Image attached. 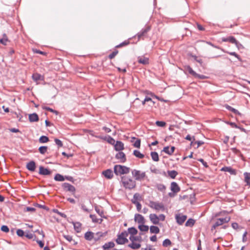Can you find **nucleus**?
<instances>
[{
	"instance_id": "39448f33",
	"label": "nucleus",
	"mask_w": 250,
	"mask_h": 250,
	"mask_svg": "<svg viewBox=\"0 0 250 250\" xmlns=\"http://www.w3.org/2000/svg\"><path fill=\"white\" fill-rule=\"evenodd\" d=\"M149 206L151 208H154L157 210L161 209L162 211H164L165 209V206L162 203H159L153 201H149Z\"/></svg>"
},
{
	"instance_id": "69168bd1",
	"label": "nucleus",
	"mask_w": 250,
	"mask_h": 250,
	"mask_svg": "<svg viewBox=\"0 0 250 250\" xmlns=\"http://www.w3.org/2000/svg\"><path fill=\"white\" fill-rule=\"evenodd\" d=\"M35 206L37 207H38L39 208H43L47 211L49 210V208L46 207V206L45 205H41V204H38V203H36L34 205Z\"/></svg>"
},
{
	"instance_id": "bb28decb",
	"label": "nucleus",
	"mask_w": 250,
	"mask_h": 250,
	"mask_svg": "<svg viewBox=\"0 0 250 250\" xmlns=\"http://www.w3.org/2000/svg\"><path fill=\"white\" fill-rule=\"evenodd\" d=\"M224 107H225V108L233 112L235 115H238L240 116L242 115V114L238 110H237L235 108L231 107V106L229 105V104H225Z\"/></svg>"
},
{
	"instance_id": "79ce46f5",
	"label": "nucleus",
	"mask_w": 250,
	"mask_h": 250,
	"mask_svg": "<svg viewBox=\"0 0 250 250\" xmlns=\"http://www.w3.org/2000/svg\"><path fill=\"white\" fill-rule=\"evenodd\" d=\"M195 221L192 218H189L186 222L185 226L186 227H192L195 224Z\"/></svg>"
},
{
	"instance_id": "37998d69",
	"label": "nucleus",
	"mask_w": 250,
	"mask_h": 250,
	"mask_svg": "<svg viewBox=\"0 0 250 250\" xmlns=\"http://www.w3.org/2000/svg\"><path fill=\"white\" fill-rule=\"evenodd\" d=\"M49 141V138L45 135L41 136L39 139V142L40 143H45Z\"/></svg>"
},
{
	"instance_id": "1a4fd4ad",
	"label": "nucleus",
	"mask_w": 250,
	"mask_h": 250,
	"mask_svg": "<svg viewBox=\"0 0 250 250\" xmlns=\"http://www.w3.org/2000/svg\"><path fill=\"white\" fill-rule=\"evenodd\" d=\"M52 173L51 170L48 168H45L44 167L41 166L39 167V174L41 175L47 176L49 175Z\"/></svg>"
},
{
	"instance_id": "680f3d73",
	"label": "nucleus",
	"mask_w": 250,
	"mask_h": 250,
	"mask_svg": "<svg viewBox=\"0 0 250 250\" xmlns=\"http://www.w3.org/2000/svg\"><path fill=\"white\" fill-rule=\"evenodd\" d=\"M17 234L19 237H23L25 235L24 231L20 229L17 230Z\"/></svg>"
},
{
	"instance_id": "58836bf2",
	"label": "nucleus",
	"mask_w": 250,
	"mask_h": 250,
	"mask_svg": "<svg viewBox=\"0 0 250 250\" xmlns=\"http://www.w3.org/2000/svg\"><path fill=\"white\" fill-rule=\"evenodd\" d=\"M133 154L137 158L142 159L145 157V155L140 152L138 150H134L133 152Z\"/></svg>"
},
{
	"instance_id": "7ed1b4c3",
	"label": "nucleus",
	"mask_w": 250,
	"mask_h": 250,
	"mask_svg": "<svg viewBox=\"0 0 250 250\" xmlns=\"http://www.w3.org/2000/svg\"><path fill=\"white\" fill-rule=\"evenodd\" d=\"M127 234L126 230L122 231L120 233H118L117 235V238L115 242L118 245H124L128 242V239L126 238Z\"/></svg>"
},
{
	"instance_id": "e2e57ef3",
	"label": "nucleus",
	"mask_w": 250,
	"mask_h": 250,
	"mask_svg": "<svg viewBox=\"0 0 250 250\" xmlns=\"http://www.w3.org/2000/svg\"><path fill=\"white\" fill-rule=\"evenodd\" d=\"M0 230L4 232L7 233L9 231V228L7 226L3 225L1 226Z\"/></svg>"
},
{
	"instance_id": "2f4dec72",
	"label": "nucleus",
	"mask_w": 250,
	"mask_h": 250,
	"mask_svg": "<svg viewBox=\"0 0 250 250\" xmlns=\"http://www.w3.org/2000/svg\"><path fill=\"white\" fill-rule=\"evenodd\" d=\"M142 200V196L139 193H135L133 197V198L131 200V203H133L134 201H141Z\"/></svg>"
},
{
	"instance_id": "f257e3e1",
	"label": "nucleus",
	"mask_w": 250,
	"mask_h": 250,
	"mask_svg": "<svg viewBox=\"0 0 250 250\" xmlns=\"http://www.w3.org/2000/svg\"><path fill=\"white\" fill-rule=\"evenodd\" d=\"M121 182L125 188L128 189H132L136 186L135 181L125 176L121 177Z\"/></svg>"
},
{
	"instance_id": "f8f14e48",
	"label": "nucleus",
	"mask_w": 250,
	"mask_h": 250,
	"mask_svg": "<svg viewBox=\"0 0 250 250\" xmlns=\"http://www.w3.org/2000/svg\"><path fill=\"white\" fill-rule=\"evenodd\" d=\"M150 29V26L148 25L146 26L145 28L142 29L137 34L138 39L139 40L142 36H145Z\"/></svg>"
},
{
	"instance_id": "dca6fc26",
	"label": "nucleus",
	"mask_w": 250,
	"mask_h": 250,
	"mask_svg": "<svg viewBox=\"0 0 250 250\" xmlns=\"http://www.w3.org/2000/svg\"><path fill=\"white\" fill-rule=\"evenodd\" d=\"M230 220V217H226L225 218H218L217 221L215 222L217 226H221L224 223H228Z\"/></svg>"
},
{
	"instance_id": "bf43d9fd",
	"label": "nucleus",
	"mask_w": 250,
	"mask_h": 250,
	"mask_svg": "<svg viewBox=\"0 0 250 250\" xmlns=\"http://www.w3.org/2000/svg\"><path fill=\"white\" fill-rule=\"evenodd\" d=\"M150 171L152 173L156 174H160L161 173V169L156 168L155 167H151L150 168Z\"/></svg>"
},
{
	"instance_id": "338daca9",
	"label": "nucleus",
	"mask_w": 250,
	"mask_h": 250,
	"mask_svg": "<svg viewBox=\"0 0 250 250\" xmlns=\"http://www.w3.org/2000/svg\"><path fill=\"white\" fill-rule=\"evenodd\" d=\"M194 77L196 78H198L199 79H202V80L206 79L208 78V76H206L204 75L199 74L197 73Z\"/></svg>"
},
{
	"instance_id": "f704fd0d",
	"label": "nucleus",
	"mask_w": 250,
	"mask_h": 250,
	"mask_svg": "<svg viewBox=\"0 0 250 250\" xmlns=\"http://www.w3.org/2000/svg\"><path fill=\"white\" fill-rule=\"evenodd\" d=\"M138 229L141 231H148L149 229V227L147 225H145V224H141L138 225Z\"/></svg>"
},
{
	"instance_id": "f03ea898",
	"label": "nucleus",
	"mask_w": 250,
	"mask_h": 250,
	"mask_svg": "<svg viewBox=\"0 0 250 250\" xmlns=\"http://www.w3.org/2000/svg\"><path fill=\"white\" fill-rule=\"evenodd\" d=\"M129 171V167L123 165H116L113 167L114 173L117 176L127 174Z\"/></svg>"
},
{
	"instance_id": "603ef678",
	"label": "nucleus",
	"mask_w": 250,
	"mask_h": 250,
	"mask_svg": "<svg viewBox=\"0 0 250 250\" xmlns=\"http://www.w3.org/2000/svg\"><path fill=\"white\" fill-rule=\"evenodd\" d=\"M150 95L152 98H155L160 101L164 102H167V100H165L164 99L156 95L155 94H154V93H153L152 92H150Z\"/></svg>"
},
{
	"instance_id": "72a5a7b5",
	"label": "nucleus",
	"mask_w": 250,
	"mask_h": 250,
	"mask_svg": "<svg viewBox=\"0 0 250 250\" xmlns=\"http://www.w3.org/2000/svg\"><path fill=\"white\" fill-rule=\"evenodd\" d=\"M150 156L153 161L158 162L159 161V157L158 153L156 151H151L150 152Z\"/></svg>"
},
{
	"instance_id": "e433bc0d",
	"label": "nucleus",
	"mask_w": 250,
	"mask_h": 250,
	"mask_svg": "<svg viewBox=\"0 0 250 250\" xmlns=\"http://www.w3.org/2000/svg\"><path fill=\"white\" fill-rule=\"evenodd\" d=\"M32 77L33 80L35 82H37L39 80H42L43 78V76L39 73L33 74Z\"/></svg>"
},
{
	"instance_id": "a19ab883",
	"label": "nucleus",
	"mask_w": 250,
	"mask_h": 250,
	"mask_svg": "<svg viewBox=\"0 0 250 250\" xmlns=\"http://www.w3.org/2000/svg\"><path fill=\"white\" fill-rule=\"evenodd\" d=\"M156 188H157V189L159 191H161L162 192H165V190H166V187L164 184H157L156 185Z\"/></svg>"
},
{
	"instance_id": "a18cd8bd",
	"label": "nucleus",
	"mask_w": 250,
	"mask_h": 250,
	"mask_svg": "<svg viewBox=\"0 0 250 250\" xmlns=\"http://www.w3.org/2000/svg\"><path fill=\"white\" fill-rule=\"evenodd\" d=\"M185 69L188 72V73L192 75L194 77H195L196 72L194 71L192 68L189 65H187L185 66Z\"/></svg>"
},
{
	"instance_id": "de8ad7c7",
	"label": "nucleus",
	"mask_w": 250,
	"mask_h": 250,
	"mask_svg": "<svg viewBox=\"0 0 250 250\" xmlns=\"http://www.w3.org/2000/svg\"><path fill=\"white\" fill-rule=\"evenodd\" d=\"M96 212L102 218H106V217L104 215V211L101 210L97 206L94 207Z\"/></svg>"
},
{
	"instance_id": "a211bd4d",
	"label": "nucleus",
	"mask_w": 250,
	"mask_h": 250,
	"mask_svg": "<svg viewBox=\"0 0 250 250\" xmlns=\"http://www.w3.org/2000/svg\"><path fill=\"white\" fill-rule=\"evenodd\" d=\"M102 174L107 179H111L113 177V171L111 169H107L102 172Z\"/></svg>"
},
{
	"instance_id": "3c124183",
	"label": "nucleus",
	"mask_w": 250,
	"mask_h": 250,
	"mask_svg": "<svg viewBox=\"0 0 250 250\" xmlns=\"http://www.w3.org/2000/svg\"><path fill=\"white\" fill-rule=\"evenodd\" d=\"M130 43V42L128 40H125L123 42L120 43L119 44L116 45L115 46L116 48H119L122 47L124 46H126L128 45Z\"/></svg>"
},
{
	"instance_id": "473e14b6",
	"label": "nucleus",
	"mask_w": 250,
	"mask_h": 250,
	"mask_svg": "<svg viewBox=\"0 0 250 250\" xmlns=\"http://www.w3.org/2000/svg\"><path fill=\"white\" fill-rule=\"evenodd\" d=\"M167 173L168 176L169 177H170L172 179H175V177H176V176L178 174V172L175 170H167Z\"/></svg>"
},
{
	"instance_id": "c9c22d12",
	"label": "nucleus",
	"mask_w": 250,
	"mask_h": 250,
	"mask_svg": "<svg viewBox=\"0 0 250 250\" xmlns=\"http://www.w3.org/2000/svg\"><path fill=\"white\" fill-rule=\"evenodd\" d=\"M150 232L151 233L158 234L160 232V229L156 226L152 225L150 227Z\"/></svg>"
},
{
	"instance_id": "2eb2a0df",
	"label": "nucleus",
	"mask_w": 250,
	"mask_h": 250,
	"mask_svg": "<svg viewBox=\"0 0 250 250\" xmlns=\"http://www.w3.org/2000/svg\"><path fill=\"white\" fill-rule=\"evenodd\" d=\"M187 218V216L186 215L177 214L175 216V219L177 223L179 225L183 224Z\"/></svg>"
},
{
	"instance_id": "9d476101",
	"label": "nucleus",
	"mask_w": 250,
	"mask_h": 250,
	"mask_svg": "<svg viewBox=\"0 0 250 250\" xmlns=\"http://www.w3.org/2000/svg\"><path fill=\"white\" fill-rule=\"evenodd\" d=\"M115 158L120 160V162L124 163L126 162V158L125 154L123 151H120L115 155Z\"/></svg>"
},
{
	"instance_id": "864d4df0",
	"label": "nucleus",
	"mask_w": 250,
	"mask_h": 250,
	"mask_svg": "<svg viewBox=\"0 0 250 250\" xmlns=\"http://www.w3.org/2000/svg\"><path fill=\"white\" fill-rule=\"evenodd\" d=\"M141 139L137 138L133 144V146L137 148H140L141 146Z\"/></svg>"
},
{
	"instance_id": "774afa93",
	"label": "nucleus",
	"mask_w": 250,
	"mask_h": 250,
	"mask_svg": "<svg viewBox=\"0 0 250 250\" xmlns=\"http://www.w3.org/2000/svg\"><path fill=\"white\" fill-rule=\"evenodd\" d=\"M90 218L92 219L93 223H98L99 219H97L96 216L95 214H90Z\"/></svg>"
},
{
	"instance_id": "aec40b11",
	"label": "nucleus",
	"mask_w": 250,
	"mask_h": 250,
	"mask_svg": "<svg viewBox=\"0 0 250 250\" xmlns=\"http://www.w3.org/2000/svg\"><path fill=\"white\" fill-rule=\"evenodd\" d=\"M149 217L150 221L154 225H158L159 224V218L156 214L151 213L149 215Z\"/></svg>"
},
{
	"instance_id": "5fc2aeb1",
	"label": "nucleus",
	"mask_w": 250,
	"mask_h": 250,
	"mask_svg": "<svg viewBox=\"0 0 250 250\" xmlns=\"http://www.w3.org/2000/svg\"><path fill=\"white\" fill-rule=\"evenodd\" d=\"M53 212L58 214V215H60L61 217H63L64 218H67V216H66V215L65 214H64V213H62V212H61L59 211V210H58L57 209H53Z\"/></svg>"
},
{
	"instance_id": "09e8293b",
	"label": "nucleus",
	"mask_w": 250,
	"mask_h": 250,
	"mask_svg": "<svg viewBox=\"0 0 250 250\" xmlns=\"http://www.w3.org/2000/svg\"><path fill=\"white\" fill-rule=\"evenodd\" d=\"M171 245V241L168 239V238H167V239H165L163 242V243H162V245L163 247H167L168 246H169L170 245Z\"/></svg>"
},
{
	"instance_id": "c756f323",
	"label": "nucleus",
	"mask_w": 250,
	"mask_h": 250,
	"mask_svg": "<svg viewBox=\"0 0 250 250\" xmlns=\"http://www.w3.org/2000/svg\"><path fill=\"white\" fill-rule=\"evenodd\" d=\"M115 246V244L113 242L110 241L107 243H105L103 246L102 248L103 250H108L110 248H113Z\"/></svg>"
},
{
	"instance_id": "052dcab7",
	"label": "nucleus",
	"mask_w": 250,
	"mask_h": 250,
	"mask_svg": "<svg viewBox=\"0 0 250 250\" xmlns=\"http://www.w3.org/2000/svg\"><path fill=\"white\" fill-rule=\"evenodd\" d=\"M54 142L55 144L58 146V147H61L63 146V143L61 140L58 138H55L54 139Z\"/></svg>"
},
{
	"instance_id": "f3484780",
	"label": "nucleus",
	"mask_w": 250,
	"mask_h": 250,
	"mask_svg": "<svg viewBox=\"0 0 250 250\" xmlns=\"http://www.w3.org/2000/svg\"><path fill=\"white\" fill-rule=\"evenodd\" d=\"M188 56L192 57L193 58L194 61L199 63L200 66L204 67V64L203 60L201 59L198 58L195 55H193L192 53L189 52L187 54Z\"/></svg>"
},
{
	"instance_id": "5701e85b",
	"label": "nucleus",
	"mask_w": 250,
	"mask_h": 250,
	"mask_svg": "<svg viewBox=\"0 0 250 250\" xmlns=\"http://www.w3.org/2000/svg\"><path fill=\"white\" fill-rule=\"evenodd\" d=\"M138 62L144 65H146L149 64V59L148 58L145 57L144 56H139L137 58Z\"/></svg>"
},
{
	"instance_id": "c85d7f7f",
	"label": "nucleus",
	"mask_w": 250,
	"mask_h": 250,
	"mask_svg": "<svg viewBox=\"0 0 250 250\" xmlns=\"http://www.w3.org/2000/svg\"><path fill=\"white\" fill-rule=\"evenodd\" d=\"M107 231H105L104 232H100V231L97 232L95 234V236H94V241L95 242L99 241L101 237L105 236L107 234Z\"/></svg>"
},
{
	"instance_id": "4d7b16f0",
	"label": "nucleus",
	"mask_w": 250,
	"mask_h": 250,
	"mask_svg": "<svg viewBox=\"0 0 250 250\" xmlns=\"http://www.w3.org/2000/svg\"><path fill=\"white\" fill-rule=\"evenodd\" d=\"M206 43L207 44H208V45H210V46H211L212 47H213L214 48H217L218 49H220L223 52H225V50L223 48H222L220 47H219V46H217V45H216L214 44L213 43H212L210 42H206Z\"/></svg>"
},
{
	"instance_id": "9b49d317",
	"label": "nucleus",
	"mask_w": 250,
	"mask_h": 250,
	"mask_svg": "<svg viewBox=\"0 0 250 250\" xmlns=\"http://www.w3.org/2000/svg\"><path fill=\"white\" fill-rule=\"evenodd\" d=\"M114 145V149L117 151H122L124 149V144L120 141H117L115 142Z\"/></svg>"
},
{
	"instance_id": "13d9d810",
	"label": "nucleus",
	"mask_w": 250,
	"mask_h": 250,
	"mask_svg": "<svg viewBox=\"0 0 250 250\" xmlns=\"http://www.w3.org/2000/svg\"><path fill=\"white\" fill-rule=\"evenodd\" d=\"M155 124L157 126L159 127H164L166 125V123L163 121H157Z\"/></svg>"
},
{
	"instance_id": "8fccbe9b",
	"label": "nucleus",
	"mask_w": 250,
	"mask_h": 250,
	"mask_svg": "<svg viewBox=\"0 0 250 250\" xmlns=\"http://www.w3.org/2000/svg\"><path fill=\"white\" fill-rule=\"evenodd\" d=\"M225 53H227L231 56H234L235 57H236L239 61H241V57H240V56L239 55H238L236 52H229V51H225V52H224Z\"/></svg>"
},
{
	"instance_id": "a878e982",
	"label": "nucleus",
	"mask_w": 250,
	"mask_h": 250,
	"mask_svg": "<svg viewBox=\"0 0 250 250\" xmlns=\"http://www.w3.org/2000/svg\"><path fill=\"white\" fill-rule=\"evenodd\" d=\"M138 230L134 227L128 228L127 230L126 231L127 235L129 234L130 236H134L138 233Z\"/></svg>"
},
{
	"instance_id": "b1692460",
	"label": "nucleus",
	"mask_w": 250,
	"mask_h": 250,
	"mask_svg": "<svg viewBox=\"0 0 250 250\" xmlns=\"http://www.w3.org/2000/svg\"><path fill=\"white\" fill-rule=\"evenodd\" d=\"M131 243L127 245V247L132 250H138L141 247V245L140 243H137L136 242L130 241Z\"/></svg>"
},
{
	"instance_id": "49530a36",
	"label": "nucleus",
	"mask_w": 250,
	"mask_h": 250,
	"mask_svg": "<svg viewBox=\"0 0 250 250\" xmlns=\"http://www.w3.org/2000/svg\"><path fill=\"white\" fill-rule=\"evenodd\" d=\"M48 147L47 146H41L39 147V151L41 154H44L47 150Z\"/></svg>"
},
{
	"instance_id": "cd10ccee",
	"label": "nucleus",
	"mask_w": 250,
	"mask_h": 250,
	"mask_svg": "<svg viewBox=\"0 0 250 250\" xmlns=\"http://www.w3.org/2000/svg\"><path fill=\"white\" fill-rule=\"evenodd\" d=\"M94 234L91 231H87L84 234V237L87 241H91L94 238Z\"/></svg>"
},
{
	"instance_id": "ddd939ff",
	"label": "nucleus",
	"mask_w": 250,
	"mask_h": 250,
	"mask_svg": "<svg viewBox=\"0 0 250 250\" xmlns=\"http://www.w3.org/2000/svg\"><path fill=\"white\" fill-rule=\"evenodd\" d=\"M26 168L31 172H34L36 168V164L34 161H30L26 164Z\"/></svg>"
},
{
	"instance_id": "0eeeda50",
	"label": "nucleus",
	"mask_w": 250,
	"mask_h": 250,
	"mask_svg": "<svg viewBox=\"0 0 250 250\" xmlns=\"http://www.w3.org/2000/svg\"><path fill=\"white\" fill-rule=\"evenodd\" d=\"M96 138L102 139L103 140L106 141L108 143L111 145H114L115 143V140L110 136L106 135L105 136H96Z\"/></svg>"
},
{
	"instance_id": "393cba45",
	"label": "nucleus",
	"mask_w": 250,
	"mask_h": 250,
	"mask_svg": "<svg viewBox=\"0 0 250 250\" xmlns=\"http://www.w3.org/2000/svg\"><path fill=\"white\" fill-rule=\"evenodd\" d=\"M143 234V233L140 232L139 233V235H138V236H135V235L132 236H129V240L130 241H133L134 242H138L139 243H140L143 241L142 238L141 237V235Z\"/></svg>"
},
{
	"instance_id": "20e7f679",
	"label": "nucleus",
	"mask_w": 250,
	"mask_h": 250,
	"mask_svg": "<svg viewBox=\"0 0 250 250\" xmlns=\"http://www.w3.org/2000/svg\"><path fill=\"white\" fill-rule=\"evenodd\" d=\"M131 173L136 181H141L146 177V174L145 171L141 172L139 170L133 169L132 170Z\"/></svg>"
},
{
	"instance_id": "4c0bfd02",
	"label": "nucleus",
	"mask_w": 250,
	"mask_h": 250,
	"mask_svg": "<svg viewBox=\"0 0 250 250\" xmlns=\"http://www.w3.org/2000/svg\"><path fill=\"white\" fill-rule=\"evenodd\" d=\"M54 179L56 181L62 182L64 181V176L60 173H57L55 174Z\"/></svg>"
},
{
	"instance_id": "6e6d98bb",
	"label": "nucleus",
	"mask_w": 250,
	"mask_h": 250,
	"mask_svg": "<svg viewBox=\"0 0 250 250\" xmlns=\"http://www.w3.org/2000/svg\"><path fill=\"white\" fill-rule=\"evenodd\" d=\"M133 204H135L136 206V208L138 211L140 212L141 211V208H142V205L141 204L138 202V201H134L133 203H132Z\"/></svg>"
},
{
	"instance_id": "4be33fe9",
	"label": "nucleus",
	"mask_w": 250,
	"mask_h": 250,
	"mask_svg": "<svg viewBox=\"0 0 250 250\" xmlns=\"http://www.w3.org/2000/svg\"><path fill=\"white\" fill-rule=\"evenodd\" d=\"M170 190L174 193H177L180 191V188L175 182H172L170 184Z\"/></svg>"
},
{
	"instance_id": "6ab92c4d",
	"label": "nucleus",
	"mask_w": 250,
	"mask_h": 250,
	"mask_svg": "<svg viewBox=\"0 0 250 250\" xmlns=\"http://www.w3.org/2000/svg\"><path fill=\"white\" fill-rule=\"evenodd\" d=\"M134 221L139 224H145V219L143 216L140 214H135L134 215Z\"/></svg>"
},
{
	"instance_id": "ea45409f",
	"label": "nucleus",
	"mask_w": 250,
	"mask_h": 250,
	"mask_svg": "<svg viewBox=\"0 0 250 250\" xmlns=\"http://www.w3.org/2000/svg\"><path fill=\"white\" fill-rule=\"evenodd\" d=\"M9 41L5 33L3 34V37L0 39V43L3 45H6L7 42Z\"/></svg>"
},
{
	"instance_id": "423d86ee",
	"label": "nucleus",
	"mask_w": 250,
	"mask_h": 250,
	"mask_svg": "<svg viewBox=\"0 0 250 250\" xmlns=\"http://www.w3.org/2000/svg\"><path fill=\"white\" fill-rule=\"evenodd\" d=\"M62 187L63 190L67 192L69 191L72 194H74L76 191V188L74 186L68 183H63L62 185Z\"/></svg>"
},
{
	"instance_id": "412c9836",
	"label": "nucleus",
	"mask_w": 250,
	"mask_h": 250,
	"mask_svg": "<svg viewBox=\"0 0 250 250\" xmlns=\"http://www.w3.org/2000/svg\"><path fill=\"white\" fill-rule=\"evenodd\" d=\"M28 119L30 122H37L39 121V117L36 113H33L28 115Z\"/></svg>"
},
{
	"instance_id": "6e6552de",
	"label": "nucleus",
	"mask_w": 250,
	"mask_h": 250,
	"mask_svg": "<svg viewBox=\"0 0 250 250\" xmlns=\"http://www.w3.org/2000/svg\"><path fill=\"white\" fill-rule=\"evenodd\" d=\"M222 42H229L230 43L235 44L237 47L238 45H241L238 41L233 36H229L227 38L223 37L222 38Z\"/></svg>"
},
{
	"instance_id": "c03bdc74",
	"label": "nucleus",
	"mask_w": 250,
	"mask_h": 250,
	"mask_svg": "<svg viewBox=\"0 0 250 250\" xmlns=\"http://www.w3.org/2000/svg\"><path fill=\"white\" fill-rule=\"evenodd\" d=\"M245 176V182L247 184L250 186V173L245 172L244 173Z\"/></svg>"
},
{
	"instance_id": "0e129e2a",
	"label": "nucleus",
	"mask_w": 250,
	"mask_h": 250,
	"mask_svg": "<svg viewBox=\"0 0 250 250\" xmlns=\"http://www.w3.org/2000/svg\"><path fill=\"white\" fill-rule=\"evenodd\" d=\"M118 53V50L115 49L111 54L108 56V58L110 59L114 58L115 56Z\"/></svg>"
},
{
	"instance_id": "7c9ffc66",
	"label": "nucleus",
	"mask_w": 250,
	"mask_h": 250,
	"mask_svg": "<svg viewBox=\"0 0 250 250\" xmlns=\"http://www.w3.org/2000/svg\"><path fill=\"white\" fill-rule=\"evenodd\" d=\"M75 230L79 233L81 231L82 224L79 222H72Z\"/></svg>"
},
{
	"instance_id": "4468645a",
	"label": "nucleus",
	"mask_w": 250,
	"mask_h": 250,
	"mask_svg": "<svg viewBox=\"0 0 250 250\" xmlns=\"http://www.w3.org/2000/svg\"><path fill=\"white\" fill-rule=\"evenodd\" d=\"M220 170L221 171L228 172L232 175H235L237 174L236 170L231 167H223L221 168Z\"/></svg>"
}]
</instances>
